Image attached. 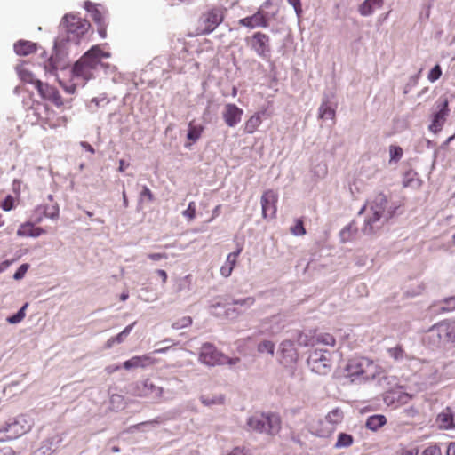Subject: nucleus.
<instances>
[{
    "mask_svg": "<svg viewBox=\"0 0 455 455\" xmlns=\"http://www.w3.org/2000/svg\"><path fill=\"white\" fill-rule=\"evenodd\" d=\"M445 304L448 306V310H453L455 309V297H451L447 299H445Z\"/></svg>",
    "mask_w": 455,
    "mask_h": 455,
    "instance_id": "nucleus-61",
    "label": "nucleus"
},
{
    "mask_svg": "<svg viewBox=\"0 0 455 455\" xmlns=\"http://www.w3.org/2000/svg\"><path fill=\"white\" fill-rule=\"evenodd\" d=\"M245 42L259 57L266 58L271 52L270 38L267 34L256 32L251 36L246 37Z\"/></svg>",
    "mask_w": 455,
    "mask_h": 455,
    "instance_id": "nucleus-9",
    "label": "nucleus"
},
{
    "mask_svg": "<svg viewBox=\"0 0 455 455\" xmlns=\"http://www.w3.org/2000/svg\"><path fill=\"white\" fill-rule=\"evenodd\" d=\"M204 127L201 125H194L192 123L188 124V131L187 138L193 142H196L201 136Z\"/></svg>",
    "mask_w": 455,
    "mask_h": 455,
    "instance_id": "nucleus-34",
    "label": "nucleus"
},
{
    "mask_svg": "<svg viewBox=\"0 0 455 455\" xmlns=\"http://www.w3.org/2000/svg\"><path fill=\"white\" fill-rule=\"evenodd\" d=\"M380 368L366 357H355L347 362V376L352 382L375 379L379 374Z\"/></svg>",
    "mask_w": 455,
    "mask_h": 455,
    "instance_id": "nucleus-4",
    "label": "nucleus"
},
{
    "mask_svg": "<svg viewBox=\"0 0 455 455\" xmlns=\"http://www.w3.org/2000/svg\"><path fill=\"white\" fill-rule=\"evenodd\" d=\"M287 1L291 5L293 6L296 15L298 16V18H299L302 14V6H301L300 0H287Z\"/></svg>",
    "mask_w": 455,
    "mask_h": 455,
    "instance_id": "nucleus-52",
    "label": "nucleus"
},
{
    "mask_svg": "<svg viewBox=\"0 0 455 455\" xmlns=\"http://www.w3.org/2000/svg\"><path fill=\"white\" fill-rule=\"evenodd\" d=\"M357 232V228L354 223H350L344 227L339 232V238L342 243L351 241Z\"/></svg>",
    "mask_w": 455,
    "mask_h": 455,
    "instance_id": "nucleus-30",
    "label": "nucleus"
},
{
    "mask_svg": "<svg viewBox=\"0 0 455 455\" xmlns=\"http://www.w3.org/2000/svg\"><path fill=\"white\" fill-rule=\"evenodd\" d=\"M260 124H261L260 116L259 115H254L247 120V122L245 124L244 130L247 133H253L254 131L259 126Z\"/></svg>",
    "mask_w": 455,
    "mask_h": 455,
    "instance_id": "nucleus-35",
    "label": "nucleus"
},
{
    "mask_svg": "<svg viewBox=\"0 0 455 455\" xmlns=\"http://www.w3.org/2000/svg\"><path fill=\"white\" fill-rule=\"evenodd\" d=\"M85 9L91 12L93 20L100 25L102 23L103 18L100 11L91 3L85 2Z\"/></svg>",
    "mask_w": 455,
    "mask_h": 455,
    "instance_id": "nucleus-38",
    "label": "nucleus"
},
{
    "mask_svg": "<svg viewBox=\"0 0 455 455\" xmlns=\"http://www.w3.org/2000/svg\"><path fill=\"white\" fill-rule=\"evenodd\" d=\"M82 148H84L86 151H89L90 153H94V148L90 145L89 143L83 141L81 142Z\"/></svg>",
    "mask_w": 455,
    "mask_h": 455,
    "instance_id": "nucleus-63",
    "label": "nucleus"
},
{
    "mask_svg": "<svg viewBox=\"0 0 455 455\" xmlns=\"http://www.w3.org/2000/svg\"><path fill=\"white\" fill-rule=\"evenodd\" d=\"M89 27L90 24L86 20L72 14L65 15L60 23V28L68 34L67 38L63 37L65 41L76 40L87 31Z\"/></svg>",
    "mask_w": 455,
    "mask_h": 455,
    "instance_id": "nucleus-6",
    "label": "nucleus"
},
{
    "mask_svg": "<svg viewBox=\"0 0 455 455\" xmlns=\"http://www.w3.org/2000/svg\"><path fill=\"white\" fill-rule=\"evenodd\" d=\"M262 215L265 219H273L276 213L277 195L273 190L266 191L260 199Z\"/></svg>",
    "mask_w": 455,
    "mask_h": 455,
    "instance_id": "nucleus-15",
    "label": "nucleus"
},
{
    "mask_svg": "<svg viewBox=\"0 0 455 455\" xmlns=\"http://www.w3.org/2000/svg\"><path fill=\"white\" fill-rule=\"evenodd\" d=\"M425 341L432 347H438L442 346L440 338L436 335L434 326H432L427 331L424 338Z\"/></svg>",
    "mask_w": 455,
    "mask_h": 455,
    "instance_id": "nucleus-32",
    "label": "nucleus"
},
{
    "mask_svg": "<svg viewBox=\"0 0 455 455\" xmlns=\"http://www.w3.org/2000/svg\"><path fill=\"white\" fill-rule=\"evenodd\" d=\"M245 430L274 436L281 429V419L275 413L255 412L246 419Z\"/></svg>",
    "mask_w": 455,
    "mask_h": 455,
    "instance_id": "nucleus-2",
    "label": "nucleus"
},
{
    "mask_svg": "<svg viewBox=\"0 0 455 455\" xmlns=\"http://www.w3.org/2000/svg\"><path fill=\"white\" fill-rule=\"evenodd\" d=\"M279 352L281 355V363L285 366L294 363L298 360V352L291 340L286 339L281 342Z\"/></svg>",
    "mask_w": 455,
    "mask_h": 455,
    "instance_id": "nucleus-16",
    "label": "nucleus"
},
{
    "mask_svg": "<svg viewBox=\"0 0 455 455\" xmlns=\"http://www.w3.org/2000/svg\"><path fill=\"white\" fill-rule=\"evenodd\" d=\"M390 163L398 162L403 156V149L399 146L391 145L389 147Z\"/></svg>",
    "mask_w": 455,
    "mask_h": 455,
    "instance_id": "nucleus-42",
    "label": "nucleus"
},
{
    "mask_svg": "<svg viewBox=\"0 0 455 455\" xmlns=\"http://www.w3.org/2000/svg\"><path fill=\"white\" fill-rule=\"evenodd\" d=\"M154 363V360L147 355L142 356H133L131 359L125 361L123 363V367L125 370H131L134 368H145Z\"/></svg>",
    "mask_w": 455,
    "mask_h": 455,
    "instance_id": "nucleus-21",
    "label": "nucleus"
},
{
    "mask_svg": "<svg viewBox=\"0 0 455 455\" xmlns=\"http://www.w3.org/2000/svg\"><path fill=\"white\" fill-rule=\"evenodd\" d=\"M403 185L405 188H419L421 186V180L418 178L416 172L409 170L403 175Z\"/></svg>",
    "mask_w": 455,
    "mask_h": 455,
    "instance_id": "nucleus-25",
    "label": "nucleus"
},
{
    "mask_svg": "<svg viewBox=\"0 0 455 455\" xmlns=\"http://www.w3.org/2000/svg\"><path fill=\"white\" fill-rule=\"evenodd\" d=\"M298 342L300 346H304V347L315 344V342L310 341V339L308 338L307 335L303 334V333L299 334Z\"/></svg>",
    "mask_w": 455,
    "mask_h": 455,
    "instance_id": "nucleus-53",
    "label": "nucleus"
},
{
    "mask_svg": "<svg viewBox=\"0 0 455 455\" xmlns=\"http://www.w3.org/2000/svg\"><path fill=\"white\" fill-rule=\"evenodd\" d=\"M255 301L256 299L254 297L249 296L243 299H233L230 303H228V305H235L249 308L255 304Z\"/></svg>",
    "mask_w": 455,
    "mask_h": 455,
    "instance_id": "nucleus-39",
    "label": "nucleus"
},
{
    "mask_svg": "<svg viewBox=\"0 0 455 455\" xmlns=\"http://www.w3.org/2000/svg\"><path fill=\"white\" fill-rule=\"evenodd\" d=\"M313 339H315V343L323 344V345L331 346V347H333L336 343L334 337L332 335H331L330 333H326V332L316 333L313 337Z\"/></svg>",
    "mask_w": 455,
    "mask_h": 455,
    "instance_id": "nucleus-31",
    "label": "nucleus"
},
{
    "mask_svg": "<svg viewBox=\"0 0 455 455\" xmlns=\"http://www.w3.org/2000/svg\"><path fill=\"white\" fill-rule=\"evenodd\" d=\"M148 258L152 259V260L156 261V260H160L162 259H166L167 256H166L165 253H149L148 255Z\"/></svg>",
    "mask_w": 455,
    "mask_h": 455,
    "instance_id": "nucleus-59",
    "label": "nucleus"
},
{
    "mask_svg": "<svg viewBox=\"0 0 455 455\" xmlns=\"http://www.w3.org/2000/svg\"><path fill=\"white\" fill-rule=\"evenodd\" d=\"M28 269V264H22L19 267V268L16 270V272L13 275V278L15 280H20L24 277L25 274L27 273Z\"/></svg>",
    "mask_w": 455,
    "mask_h": 455,
    "instance_id": "nucleus-51",
    "label": "nucleus"
},
{
    "mask_svg": "<svg viewBox=\"0 0 455 455\" xmlns=\"http://www.w3.org/2000/svg\"><path fill=\"white\" fill-rule=\"evenodd\" d=\"M434 328L436 335L440 338L442 345L446 342H451L449 323H439L434 325Z\"/></svg>",
    "mask_w": 455,
    "mask_h": 455,
    "instance_id": "nucleus-29",
    "label": "nucleus"
},
{
    "mask_svg": "<svg viewBox=\"0 0 455 455\" xmlns=\"http://www.w3.org/2000/svg\"><path fill=\"white\" fill-rule=\"evenodd\" d=\"M200 402L207 407L213 405H221L225 403V395L222 394L206 395H202L199 397Z\"/></svg>",
    "mask_w": 455,
    "mask_h": 455,
    "instance_id": "nucleus-27",
    "label": "nucleus"
},
{
    "mask_svg": "<svg viewBox=\"0 0 455 455\" xmlns=\"http://www.w3.org/2000/svg\"><path fill=\"white\" fill-rule=\"evenodd\" d=\"M352 443H353L352 435L346 434V433H340V434H339L337 442L335 443V447L336 448L348 447Z\"/></svg>",
    "mask_w": 455,
    "mask_h": 455,
    "instance_id": "nucleus-37",
    "label": "nucleus"
},
{
    "mask_svg": "<svg viewBox=\"0 0 455 455\" xmlns=\"http://www.w3.org/2000/svg\"><path fill=\"white\" fill-rule=\"evenodd\" d=\"M28 303H25L20 309L19 311L7 317L6 321L11 323V324H16V323H20L24 318H25V315H26V309L28 307Z\"/></svg>",
    "mask_w": 455,
    "mask_h": 455,
    "instance_id": "nucleus-36",
    "label": "nucleus"
},
{
    "mask_svg": "<svg viewBox=\"0 0 455 455\" xmlns=\"http://www.w3.org/2000/svg\"><path fill=\"white\" fill-rule=\"evenodd\" d=\"M396 205L389 204L387 196L379 193L369 202V210L362 231L364 235L377 233L395 213Z\"/></svg>",
    "mask_w": 455,
    "mask_h": 455,
    "instance_id": "nucleus-1",
    "label": "nucleus"
},
{
    "mask_svg": "<svg viewBox=\"0 0 455 455\" xmlns=\"http://www.w3.org/2000/svg\"><path fill=\"white\" fill-rule=\"evenodd\" d=\"M36 44L26 40H20L14 44V51L18 55L27 56L35 52Z\"/></svg>",
    "mask_w": 455,
    "mask_h": 455,
    "instance_id": "nucleus-24",
    "label": "nucleus"
},
{
    "mask_svg": "<svg viewBox=\"0 0 455 455\" xmlns=\"http://www.w3.org/2000/svg\"><path fill=\"white\" fill-rule=\"evenodd\" d=\"M318 117L323 120H334L335 110L328 105V99L323 100L318 109Z\"/></svg>",
    "mask_w": 455,
    "mask_h": 455,
    "instance_id": "nucleus-28",
    "label": "nucleus"
},
{
    "mask_svg": "<svg viewBox=\"0 0 455 455\" xmlns=\"http://www.w3.org/2000/svg\"><path fill=\"white\" fill-rule=\"evenodd\" d=\"M223 20L221 9H212L200 18L199 34L208 35L212 33Z\"/></svg>",
    "mask_w": 455,
    "mask_h": 455,
    "instance_id": "nucleus-12",
    "label": "nucleus"
},
{
    "mask_svg": "<svg viewBox=\"0 0 455 455\" xmlns=\"http://www.w3.org/2000/svg\"><path fill=\"white\" fill-rule=\"evenodd\" d=\"M65 39L58 36L54 42V53L49 58L45 64V70L53 74L57 69H65L68 66L66 54L60 50L61 45L64 44Z\"/></svg>",
    "mask_w": 455,
    "mask_h": 455,
    "instance_id": "nucleus-10",
    "label": "nucleus"
},
{
    "mask_svg": "<svg viewBox=\"0 0 455 455\" xmlns=\"http://www.w3.org/2000/svg\"><path fill=\"white\" fill-rule=\"evenodd\" d=\"M275 344L270 340H264L258 345L259 353H268L271 355H274Z\"/></svg>",
    "mask_w": 455,
    "mask_h": 455,
    "instance_id": "nucleus-44",
    "label": "nucleus"
},
{
    "mask_svg": "<svg viewBox=\"0 0 455 455\" xmlns=\"http://www.w3.org/2000/svg\"><path fill=\"white\" fill-rule=\"evenodd\" d=\"M243 113V109L239 108L236 105L228 103L224 107L222 117L228 126L235 127L240 123Z\"/></svg>",
    "mask_w": 455,
    "mask_h": 455,
    "instance_id": "nucleus-17",
    "label": "nucleus"
},
{
    "mask_svg": "<svg viewBox=\"0 0 455 455\" xmlns=\"http://www.w3.org/2000/svg\"><path fill=\"white\" fill-rule=\"evenodd\" d=\"M211 313L217 317L226 318L233 321L236 320L242 314V312L236 307H228L224 308V307L220 302L211 305Z\"/></svg>",
    "mask_w": 455,
    "mask_h": 455,
    "instance_id": "nucleus-19",
    "label": "nucleus"
},
{
    "mask_svg": "<svg viewBox=\"0 0 455 455\" xmlns=\"http://www.w3.org/2000/svg\"><path fill=\"white\" fill-rule=\"evenodd\" d=\"M439 427L443 429L455 428V411L451 407H446L440 412L436 419Z\"/></svg>",
    "mask_w": 455,
    "mask_h": 455,
    "instance_id": "nucleus-20",
    "label": "nucleus"
},
{
    "mask_svg": "<svg viewBox=\"0 0 455 455\" xmlns=\"http://www.w3.org/2000/svg\"><path fill=\"white\" fill-rule=\"evenodd\" d=\"M226 359L227 356L211 343H204L200 348L199 361L204 364L209 366L225 364Z\"/></svg>",
    "mask_w": 455,
    "mask_h": 455,
    "instance_id": "nucleus-11",
    "label": "nucleus"
},
{
    "mask_svg": "<svg viewBox=\"0 0 455 455\" xmlns=\"http://www.w3.org/2000/svg\"><path fill=\"white\" fill-rule=\"evenodd\" d=\"M447 455H455V443H451L447 448Z\"/></svg>",
    "mask_w": 455,
    "mask_h": 455,
    "instance_id": "nucleus-64",
    "label": "nucleus"
},
{
    "mask_svg": "<svg viewBox=\"0 0 455 455\" xmlns=\"http://www.w3.org/2000/svg\"><path fill=\"white\" fill-rule=\"evenodd\" d=\"M34 84L36 85V88L37 89V92H39V94L43 98H45L46 97V93L44 92V89H48V85L44 84L43 82H41L38 79L35 81Z\"/></svg>",
    "mask_w": 455,
    "mask_h": 455,
    "instance_id": "nucleus-54",
    "label": "nucleus"
},
{
    "mask_svg": "<svg viewBox=\"0 0 455 455\" xmlns=\"http://www.w3.org/2000/svg\"><path fill=\"white\" fill-rule=\"evenodd\" d=\"M383 0H364L359 6V12L362 16H370L377 9L383 6Z\"/></svg>",
    "mask_w": 455,
    "mask_h": 455,
    "instance_id": "nucleus-23",
    "label": "nucleus"
},
{
    "mask_svg": "<svg viewBox=\"0 0 455 455\" xmlns=\"http://www.w3.org/2000/svg\"><path fill=\"white\" fill-rule=\"evenodd\" d=\"M307 363L311 371L319 375H327L331 371V353L328 350L310 351Z\"/></svg>",
    "mask_w": 455,
    "mask_h": 455,
    "instance_id": "nucleus-5",
    "label": "nucleus"
},
{
    "mask_svg": "<svg viewBox=\"0 0 455 455\" xmlns=\"http://www.w3.org/2000/svg\"><path fill=\"white\" fill-rule=\"evenodd\" d=\"M136 322H133L132 324L126 326L119 334H117L115 338L116 343H122L126 339V337L130 334L132 330L133 329Z\"/></svg>",
    "mask_w": 455,
    "mask_h": 455,
    "instance_id": "nucleus-46",
    "label": "nucleus"
},
{
    "mask_svg": "<svg viewBox=\"0 0 455 455\" xmlns=\"http://www.w3.org/2000/svg\"><path fill=\"white\" fill-rule=\"evenodd\" d=\"M163 392V387L155 385L149 379L138 381L135 384L134 394L138 396L160 398Z\"/></svg>",
    "mask_w": 455,
    "mask_h": 455,
    "instance_id": "nucleus-13",
    "label": "nucleus"
},
{
    "mask_svg": "<svg viewBox=\"0 0 455 455\" xmlns=\"http://www.w3.org/2000/svg\"><path fill=\"white\" fill-rule=\"evenodd\" d=\"M387 423V419L384 415L376 414L370 416L365 423V427L372 431H377Z\"/></svg>",
    "mask_w": 455,
    "mask_h": 455,
    "instance_id": "nucleus-26",
    "label": "nucleus"
},
{
    "mask_svg": "<svg viewBox=\"0 0 455 455\" xmlns=\"http://www.w3.org/2000/svg\"><path fill=\"white\" fill-rule=\"evenodd\" d=\"M343 417V411L339 408H335L326 415L325 419L328 423L336 425L342 421Z\"/></svg>",
    "mask_w": 455,
    "mask_h": 455,
    "instance_id": "nucleus-33",
    "label": "nucleus"
},
{
    "mask_svg": "<svg viewBox=\"0 0 455 455\" xmlns=\"http://www.w3.org/2000/svg\"><path fill=\"white\" fill-rule=\"evenodd\" d=\"M192 323V318L190 316H183L172 324L173 330H181L188 327Z\"/></svg>",
    "mask_w": 455,
    "mask_h": 455,
    "instance_id": "nucleus-43",
    "label": "nucleus"
},
{
    "mask_svg": "<svg viewBox=\"0 0 455 455\" xmlns=\"http://www.w3.org/2000/svg\"><path fill=\"white\" fill-rule=\"evenodd\" d=\"M421 455H442V453L437 446H429L423 451Z\"/></svg>",
    "mask_w": 455,
    "mask_h": 455,
    "instance_id": "nucleus-58",
    "label": "nucleus"
},
{
    "mask_svg": "<svg viewBox=\"0 0 455 455\" xmlns=\"http://www.w3.org/2000/svg\"><path fill=\"white\" fill-rule=\"evenodd\" d=\"M34 230V226L31 223H26L24 225H21L20 228L18 229V235L20 236H30L32 237V233Z\"/></svg>",
    "mask_w": 455,
    "mask_h": 455,
    "instance_id": "nucleus-48",
    "label": "nucleus"
},
{
    "mask_svg": "<svg viewBox=\"0 0 455 455\" xmlns=\"http://www.w3.org/2000/svg\"><path fill=\"white\" fill-rule=\"evenodd\" d=\"M387 353L395 361H402L405 356V352L401 346L388 348Z\"/></svg>",
    "mask_w": 455,
    "mask_h": 455,
    "instance_id": "nucleus-40",
    "label": "nucleus"
},
{
    "mask_svg": "<svg viewBox=\"0 0 455 455\" xmlns=\"http://www.w3.org/2000/svg\"><path fill=\"white\" fill-rule=\"evenodd\" d=\"M140 200H143V198H147L150 202L154 200V196L151 190L147 186L143 187V189L140 192Z\"/></svg>",
    "mask_w": 455,
    "mask_h": 455,
    "instance_id": "nucleus-57",
    "label": "nucleus"
},
{
    "mask_svg": "<svg viewBox=\"0 0 455 455\" xmlns=\"http://www.w3.org/2000/svg\"><path fill=\"white\" fill-rule=\"evenodd\" d=\"M34 425V420L28 415H20L15 418L12 422L7 423L4 429L6 439H15L30 431Z\"/></svg>",
    "mask_w": 455,
    "mask_h": 455,
    "instance_id": "nucleus-8",
    "label": "nucleus"
},
{
    "mask_svg": "<svg viewBox=\"0 0 455 455\" xmlns=\"http://www.w3.org/2000/svg\"><path fill=\"white\" fill-rule=\"evenodd\" d=\"M290 231L296 236L305 235L306 229L304 228L303 220L299 219L296 220L295 224L290 228Z\"/></svg>",
    "mask_w": 455,
    "mask_h": 455,
    "instance_id": "nucleus-45",
    "label": "nucleus"
},
{
    "mask_svg": "<svg viewBox=\"0 0 455 455\" xmlns=\"http://www.w3.org/2000/svg\"><path fill=\"white\" fill-rule=\"evenodd\" d=\"M314 172L318 178H323L327 173V167L325 164H318L315 167Z\"/></svg>",
    "mask_w": 455,
    "mask_h": 455,
    "instance_id": "nucleus-55",
    "label": "nucleus"
},
{
    "mask_svg": "<svg viewBox=\"0 0 455 455\" xmlns=\"http://www.w3.org/2000/svg\"><path fill=\"white\" fill-rule=\"evenodd\" d=\"M61 442V435L53 432L42 442L41 446L35 451L34 455H51L60 447Z\"/></svg>",
    "mask_w": 455,
    "mask_h": 455,
    "instance_id": "nucleus-14",
    "label": "nucleus"
},
{
    "mask_svg": "<svg viewBox=\"0 0 455 455\" xmlns=\"http://www.w3.org/2000/svg\"><path fill=\"white\" fill-rule=\"evenodd\" d=\"M13 203H14L13 197L9 195L5 197V199L2 203V208L4 211H10L13 207Z\"/></svg>",
    "mask_w": 455,
    "mask_h": 455,
    "instance_id": "nucleus-56",
    "label": "nucleus"
},
{
    "mask_svg": "<svg viewBox=\"0 0 455 455\" xmlns=\"http://www.w3.org/2000/svg\"><path fill=\"white\" fill-rule=\"evenodd\" d=\"M17 71L19 73L20 79L23 82L29 83V84H35V81L36 79L34 77V75L30 71H28L21 67H17Z\"/></svg>",
    "mask_w": 455,
    "mask_h": 455,
    "instance_id": "nucleus-41",
    "label": "nucleus"
},
{
    "mask_svg": "<svg viewBox=\"0 0 455 455\" xmlns=\"http://www.w3.org/2000/svg\"><path fill=\"white\" fill-rule=\"evenodd\" d=\"M108 56V53L104 52L98 46H93L74 64L72 73L76 77L89 80L92 76V70L102 65L101 58Z\"/></svg>",
    "mask_w": 455,
    "mask_h": 455,
    "instance_id": "nucleus-3",
    "label": "nucleus"
},
{
    "mask_svg": "<svg viewBox=\"0 0 455 455\" xmlns=\"http://www.w3.org/2000/svg\"><path fill=\"white\" fill-rule=\"evenodd\" d=\"M449 114V100L447 98L441 97L434 105V111L430 116L431 124L428 126V130L434 133H438L443 129Z\"/></svg>",
    "mask_w": 455,
    "mask_h": 455,
    "instance_id": "nucleus-7",
    "label": "nucleus"
},
{
    "mask_svg": "<svg viewBox=\"0 0 455 455\" xmlns=\"http://www.w3.org/2000/svg\"><path fill=\"white\" fill-rule=\"evenodd\" d=\"M238 23L251 29L255 28H267L268 26L267 20L261 10H259L251 16L240 19Z\"/></svg>",
    "mask_w": 455,
    "mask_h": 455,
    "instance_id": "nucleus-18",
    "label": "nucleus"
},
{
    "mask_svg": "<svg viewBox=\"0 0 455 455\" xmlns=\"http://www.w3.org/2000/svg\"><path fill=\"white\" fill-rule=\"evenodd\" d=\"M44 215L50 219H57L59 216V206L57 204H52L50 206H46L44 209Z\"/></svg>",
    "mask_w": 455,
    "mask_h": 455,
    "instance_id": "nucleus-49",
    "label": "nucleus"
},
{
    "mask_svg": "<svg viewBox=\"0 0 455 455\" xmlns=\"http://www.w3.org/2000/svg\"><path fill=\"white\" fill-rule=\"evenodd\" d=\"M241 251L242 248H238L235 251H233L228 255L225 264L220 267L221 275L224 277H228L231 275L236 264L237 257Z\"/></svg>",
    "mask_w": 455,
    "mask_h": 455,
    "instance_id": "nucleus-22",
    "label": "nucleus"
},
{
    "mask_svg": "<svg viewBox=\"0 0 455 455\" xmlns=\"http://www.w3.org/2000/svg\"><path fill=\"white\" fill-rule=\"evenodd\" d=\"M442 76V68L439 64H436L428 73L427 79L434 83L437 81Z\"/></svg>",
    "mask_w": 455,
    "mask_h": 455,
    "instance_id": "nucleus-47",
    "label": "nucleus"
},
{
    "mask_svg": "<svg viewBox=\"0 0 455 455\" xmlns=\"http://www.w3.org/2000/svg\"><path fill=\"white\" fill-rule=\"evenodd\" d=\"M450 340L455 344V322L449 323Z\"/></svg>",
    "mask_w": 455,
    "mask_h": 455,
    "instance_id": "nucleus-60",
    "label": "nucleus"
},
{
    "mask_svg": "<svg viewBox=\"0 0 455 455\" xmlns=\"http://www.w3.org/2000/svg\"><path fill=\"white\" fill-rule=\"evenodd\" d=\"M44 233V231L43 228H35L34 227V230H33V233H32V237H38V236H40Z\"/></svg>",
    "mask_w": 455,
    "mask_h": 455,
    "instance_id": "nucleus-62",
    "label": "nucleus"
},
{
    "mask_svg": "<svg viewBox=\"0 0 455 455\" xmlns=\"http://www.w3.org/2000/svg\"><path fill=\"white\" fill-rule=\"evenodd\" d=\"M182 215L189 220H192L196 217V204L190 202L188 208L182 212Z\"/></svg>",
    "mask_w": 455,
    "mask_h": 455,
    "instance_id": "nucleus-50",
    "label": "nucleus"
}]
</instances>
